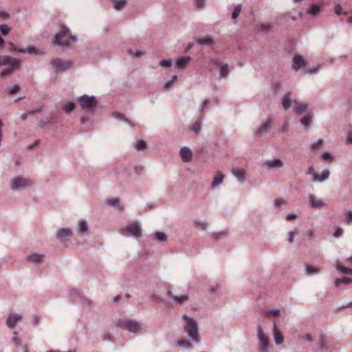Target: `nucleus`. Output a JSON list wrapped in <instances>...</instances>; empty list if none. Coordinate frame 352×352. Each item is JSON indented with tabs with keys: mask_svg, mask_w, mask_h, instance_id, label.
Segmentation results:
<instances>
[{
	"mask_svg": "<svg viewBox=\"0 0 352 352\" xmlns=\"http://www.w3.org/2000/svg\"><path fill=\"white\" fill-rule=\"evenodd\" d=\"M311 115L309 114L300 120V124L304 127H309L311 124Z\"/></svg>",
	"mask_w": 352,
	"mask_h": 352,
	"instance_id": "obj_39",
	"label": "nucleus"
},
{
	"mask_svg": "<svg viewBox=\"0 0 352 352\" xmlns=\"http://www.w3.org/2000/svg\"><path fill=\"white\" fill-rule=\"evenodd\" d=\"M241 11V5H237L234 8V10H233V12L232 13V19H236L239 16Z\"/></svg>",
	"mask_w": 352,
	"mask_h": 352,
	"instance_id": "obj_44",
	"label": "nucleus"
},
{
	"mask_svg": "<svg viewBox=\"0 0 352 352\" xmlns=\"http://www.w3.org/2000/svg\"><path fill=\"white\" fill-rule=\"evenodd\" d=\"M151 298H152L153 300H156L157 302H164V298H163L162 297H161V296H158V295H157V294H151Z\"/></svg>",
	"mask_w": 352,
	"mask_h": 352,
	"instance_id": "obj_60",
	"label": "nucleus"
},
{
	"mask_svg": "<svg viewBox=\"0 0 352 352\" xmlns=\"http://www.w3.org/2000/svg\"><path fill=\"white\" fill-rule=\"evenodd\" d=\"M263 166L267 169L274 168H281L283 166V163L280 159L270 160L264 162Z\"/></svg>",
	"mask_w": 352,
	"mask_h": 352,
	"instance_id": "obj_13",
	"label": "nucleus"
},
{
	"mask_svg": "<svg viewBox=\"0 0 352 352\" xmlns=\"http://www.w3.org/2000/svg\"><path fill=\"white\" fill-rule=\"evenodd\" d=\"M21 65V60L10 56H0V67L8 66L0 72V78H5L10 76L16 70L19 69Z\"/></svg>",
	"mask_w": 352,
	"mask_h": 352,
	"instance_id": "obj_2",
	"label": "nucleus"
},
{
	"mask_svg": "<svg viewBox=\"0 0 352 352\" xmlns=\"http://www.w3.org/2000/svg\"><path fill=\"white\" fill-rule=\"evenodd\" d=\"M112 116L118 120L126 122L127 124H129L131 126H134V124H133L127 118H126L125 116L122 113L113 112Z\"/></svg>",
	"mask_w": 352,
	"mask_h": 352,
	"instance_id": "obj_32",
	"label": "nucleus"
},
{
	"mask_svg": "<svg viewBox=\"0 0 352 352\" xmlns=\"http://www.w3.org/2000/svg\"><path fill=\"white\" fill-rule=\"evenodd\" d=\"M88 232V225L86 221L80 220L78 222V233L79 234H87Z\"/></svg>",
	"mask_w": 352,
	"mask_h": 352,
	"instance_id": "obj_28",
	"label": "nucleus"
},
{
	"mask_svg": "<svg viewBox=\"0 0 352 352\" xmlns=\"http://www.w3.org/2000/svg\"><path fill=\"white\" fill-rule=\"evenodd\" d=\"M305 60L300 55L296 54L293 58L292 67L294 70L298 71L301 67L305 65Z\"/></svg>",
	"mask_w": 352,
	"mask_h": 352,
	"instance_id": "obj_15",
	"label": "nucleus"
},
{
	"mask_svg": "<svg viewBox=\"0 0 352 352\" xmlns=\"http://www.w3.org/2000/svg\"><path fill=\"white\" fill-rule=\"evenodd\" d=\"M323 144V140L322 139H318L316 142H314L311 144V148L312 149H316L319 146L322 145Z\"/></svg>",
	"mask_w": 352,
	"mask_h": 352,
	"instance_id": "obj_57",
	"label": "nucleus"
},
{
	"mask_svg": "<svg viewBox=\"0 0 352 352\" xmlns=\"http://www.w3.org/2000/svg\"><path fill=\"white\" fill-rule=\"evenodd\" d=\"M106 204L110 206L118 208L119 212H122L124 207L121 205L118 198H111L106 201Z\"/></svg>",
	"mask_w": 352,
	"mask_h": 352,
	"instance_id": "obj_22",
	"label": "nucleus"
},
{
	"mask_svg": "<svg viewBox=\"0 0 352 352\" xmlns=\"http://www.w3.org/2000/svg\"><path fill=\"white\" fill-rule=\"evenodd\" d=\"M128 53L132 56L139 58L143 56L145 53L141 51H136L135 53L133 52L132 50H129Z\"/></svg>",
	"mask_w": 352,
	"mask_h": 352,
	"instance_id": "obj_55",
	"label": "nucleus"
},
{
	"mask_svg": "<svg viewBox=\"0 0 352 352\" xmlns=\"http://www.w3.org/2000/svg\"><path fill=\"white\" fill-rule=\"evenodd\" d=\"M216 65L220 68L219 76L221 78H226L228 76L230 68L227 63L223 64L219 61H217Z\"/></svg>",
	"mask_w": 352,
	"mask_h": 352,
	"instance_id": "obj_20",
	"label": "nucleus"
},
{
	"mask_svg": "<svg viewBox=\"0 0 352 352\" xmlns=\"http://www.w3.org/2000/svg\"><path fill=\"white\" fill-rule=\"evenodd\" d=\"M273 336L274 338L275 343L276 344L279 345L283 342V341H284L283 336L281 332L280 331V330L277 328L276 324H274V328H273Z\"/></svg>",
	"mask_w": 352,
	"mask_h": 352,
	"instance_id": "obj_19",
	"label": "nucleus"
},
{
	"mask_svg": "<svg viewBox=\"0 0 352 352\" xmlns=\"http://www.w3.org/2000/svg\"><path fill=\"white\" fill-rule=\"evenodd\" d=\"M336 269L344 274L352 275V269L344 265H337Z\"/></svg>",
	"mask_w": 352,
	"mask_h": 352,
	"instance_id": "obj_41",
	"label": "nucleus"
},
{
	"mask_svg": "<svg viewBox=\"0 0 352 352\" xmlns=\"http://www.w3.org/2000/svg\"><path fill=\"white\" fill-rule=\"evenodd\" d=\"M308 200L313 208H321L324 206V203L322 200L318 199L312 195L308 196Z\"/></svg>",
	"mask_w": 352,
	"mask_h": 352,
	"instance_id": "obj_18",
	"label": "nucleus"
},
{
	"mask_svg": "<svg viewBox=\"0 0 352 352\" xmlns=\"http://www.w3.org/2000/svg\"><path fill=\"white\" fill-rule=\"evenodd\" d=\"M196 225L199 226L202 230H206L208 228V224L206 222L196 221Z\"/></svg>",
	"mask_w": 352,
	"mask_h": 352,
	"instance_id": "obj_59",
	"label": "nucleus"
},
{
	"mask_svg": "<svg viewBox=\"0 0 352 352\" xmlns=\"http://www.w3.org/2000/svg\"><path fill=\"white\" fill-rule=\"evenodd\" d=\"M72 235V231L70 228H63L58 229L56 232V237L60 243L65 242L66 237H70Z\"/></svg>",
	"mask_w": 352,
	"mask_h": 352,
	"instance_id": "obj_10",
	"label": "nucleus"
},
{
	"mask_svg": "<svg viewBox=\"0 0 352 352\" xmlns=\"http://www.w3.org/2000/svg\"><path fill=\"white\" fill-rule=\"evenodd\" d=\"M296 234H297L296 230L290 231L289 232V236H288V239H287V241H288L289 243H293L294 239V237H295Z\"/></svg>",
	"mask_w": 352,
	"mask_h": 352,
	"instance_id": "obj_54",
	"label": "nucleus"
},
{
	"mask_svg": "<svg viewBox=\"0 0 352 352\" xmlns=\"http://www.w3.org/2000/svg\"><path fill=\"white\" fill-rule=\"evenodd\" d=\"M10 28L6 24L0 25V32L3 34L6 35L10 32Z\"/></svg>",
	"mask_w": 352,
	"mask_h": 352,
	"instance_id": "obj_50",
	"label": "nucleus"
},
{
	"mask_svg": "<svg viewBox=\"0 0 352 352\" xmlns=\"http://www.w3.org/2000/svg\"><path fill=\"white\" fill-rule=\"evenodd\" d=\"M120 232L122 235L140 238L142 236L141 226L138 221H133L131 223H129L125 228H122Z\"/></svg>",
	"mask_w": 352,
	"mask_h": 352,
	"instance_id": "obj_6",
	"label": "nucleus"
},
{
	"mask_svg": "<svg viewBox=\"0 0 352 352\" xmlns=\"http://www.w3.org/2000/svg\"><path fill=\"white\" fill-rule=\"evenodd\" d=\"M20 86L19 85H13L10 89H8V92L10 95H13L18 93L20 91Z\"/></svg>",
	"mask_w": 352,
	"mask_h": 352,
	"instance_id": "obj_48",
	"label": "nucleus"
},
{
	"mask_svg": "<svg viewBox=\"0 0 352 352\" xmlns=\"http://www.w3.org/2000/svg\"><path fill=\"white\" fill-rule=\"evenodd\" d=\"M279 312H280L279 309L274 308V309H272L267 311L265 313V315L267 316H276L278 315Z\"/></svg>",
	"mask_w": 352,
	"mask_h": 352,
	"instance_id": "obj_49",
	"label": "nucleus"
},
{
	"mask_svg": "<svg viewBox=\"0 0 352 352\" xmlns=\"http://www.w3.org/2000/svg\"><path fill=\"white\" fill-rule=\"evenodd\" d=\"M322 157L324 160H329L332 158L331 155L329 152L322 153Z\"/></svg>",
	"mask_w": 352,
	"mask_h": 352,
	"instance_id": "obj_63",
	"label": "nucleus"
},
{
	"mask_svg": "<svg viewBox=\"0 0 352 352\" xmlns=\"http://www.w3.org/2000/svg\"><path fill=\"white\" fill-rule=\"evenodd\" d=\"M174 85L173 80H168L163 85V90L168 91Z\"/></svg>",
	"mask_w": 352,
	"mask_h": 352,
	"instance_id": "obj_51",
	"label": "nucleus"
},
{
	"mask_svg": "<svg viewBox=\"0 0 352 352\" xmlns=\"http://www.w3.org/2000/svg\"><path fill=\"white\" fill-rule=\"evenodd\" d=\"M293 103L294 105V111H295L296 113L300 115L303 113H305L307 111V109H308L307 104L300 103L297 100H294Z\"/></svg>",
	"mask_w": 352,
	"mask_h": 352,
	"instance_id": "obj_16",
	"label": "nucleus"
},
{
	"mask_svg": "<svg viewBox=\"0 0 352 352\" xmlns=\"http://www.w3.org/2000/svg\"><path fill=\"white\" fill-rule=\"evenodd\" d=\"M257 337L259 340L258 347L261 352H269L270 343L261 324L257 325Z\"/></svg>",
	"mask_w": 352,
	"mask_h": 352,
	"instance_id": "obj_7",
	"label": "nucleus"
},
{
	"mask_svg": "<svg viewBox=\"0 0 352 352\" xmlns=\"http://www.w3.org/2000/svg\"><path fill=\"white\" fill-rule=\"evenodd\" d=\"M21 318V314H10L6 320V325L10 328H14Z\"/></svg>",
	"mask_w": 352,
	"mask_h": 352,
	"instance_id": "obj_14",
	"label": "nucleus"
},
{
	"mask_svg": "<svg viewBox=\"0 0 352 352\" xmlns=\"http://www.w3.org/2000/svg\"><path fill=\"white\" fill-rule=\"evenodd\" d=\"M285 204V201L282 198H278L274 200V205L276 207H280L281 205Z\"/></svg>",
	"mask_w": 352,
	"mask_h": 352,
	"instance_id": "obj_58",
	"label": "nucleus"
},
{
	"mask_svg": "<svg viewBox=\"0 0 352 352\" xmlns=\"http://www.w3.org/2000/svg\"><path fill=\"white\" fill-rule=\"evenodd\" d=\"M201 124L199 122H195L191 127V131L196 134H199L201 131Z\"/></svg>",
	"mask_w": 352,
	"mask_h": 352,
	"instance_id": "obj_43",
	"label": "nucleus"
},
{
	"mask_svg": "<svg viewBox=\"0 0 352 352\" xmlns=\"http://www.w3.org/2000/svg\"><path fill=\"white\" fill-rule=\"evenodd\" d=\"M32 179L23 175L14 176L10 182L9 186L13 191H21L33 186Z\"/></svg>",
	"mask_w": 352,
	"mask_h": 352,
	"instance_id": "obj_4",
	"label": "nucleus"
},
{
	"mask_svg": "<svg viewBox=\"0 0 352 352\" xmlns=\"http://www.w3.org/2000/svg\"><path fill=\"white\" fill-rule=\"evenodd\" d=\"M272 122V119L269 118L266 122H262L261 124L257 127L256 130V135L261 137L266 133L270 129Z\"/></svg>",
	"mask_w": 352,
	"mask_h": 352,
	"instance_id": "obj_11",
	"label": "nucleus"
},
{
	"mask_svg": "<svg viewBox=\"0 0 352 352\" xmlns=\"http://www.w3.org/2000/svg\"><path fill=\"white\" fill-rule=\"evenodd\" d=\"M50 65L56 72H65L70 69L73 63L72 61H65L60 58H53L50 61Z\"/></svg>",
	"mask_w": 352,
	"mask_h": 352,
	"instance_id": "obj_8",
	"label": "nucleus"
},
{
	"mask_svg": "<svg viewBox=\"0 0 352 352\" xmlns=\"http://www.w3.org/2000/svg\"><path fill=\"white\" fill-rule=\"evenodd\" d=\"M177 344L181 348H185L188 349H192V344L188 340L185 339H181L178 341Z\"/></svg>",
	"mask_w": 352,
	"mask_h": 352,
	"instance_id": "obj_40",
	"label": "nucleus"
},
{
	"mask_svg": "<svg viewBox=\"0 0 352 352\" xmlns=\"http://www.w3.org/2000/svg\"><path fill=\"white\" fill-rule=\"evenodd\" d=\"M197 43L201 45H211L213 44V40L210 37L199 38Z\"/></svg>",
	"mask_w": 352,
	"mask_h": 352,
	"instance_id": "obj_38",
	"label": "nucleus"
},
{
	"mask_svg": "<svg viewBox=\"0 0 352 352\" xmlns=\"http://www.w3.org/2000/svg\"><path fill=\"white\" fill-rule=\"evenodd\" d=\"M182 318L185 322L183 327L184 331L187 334L189 339L194 343H199L201 338L199 333L198 324L196 320L187 314H183Z\"/></svg>",
	"mask_w": 352,
	"mask_h": 352,
	"instance_id": "obj_1",
	"label": "nucleus"
},
{
	"mask_svg": "<svg viewBox=\"0 0 352 352\" xmlns=\"http://www.w3.org/2000/svg\"><path fill=\"white\" fill-rule=\"evenodd\" d=\"M155 239L159 242H164L167 240V235L163 232L157 231L155 233Z\"/></svg>",
	"mask_w": 352,
	"mask_h": 352,
	"instance_id": "obj_37",
	"label": "nucleus"
},
{
	"mask_svg": "<svg viewBox=\"0 0 352 352\" xmlns=\"http://www.w3.org/2000/svg\"><path fill=\"white\" fill-rule=\"evenodd\" d=\"M167 295L171 297L174 300L180 303H182L188 299V296L187 295H181L180 296H174L172 294L170 290L167 291Z\"/></svg>",
	"mask_w": 352,
	"mask_h": 352,
	"instance_id": "obj_30",
	"label": "nucleus"
},
{
	"mask_svg": "<svg viewBox=\"0 0 352 352\" xmlns=\"http://www.w3.org/2000/svg\"><path fill=\"white\" fill-rule=\"evenodd\" d=\"M346 144H352V132H349L346 135Z\"/></svg>",
	"mask_w": 352,
	"mask_h": 352,
	"instance_id": "obj_64",
	"label": "nucleus"
},
{
	"mask_svg": "<svg viewBox=\"0 0 352 352\" xmlns=\"http://www.w3.org/2000/svg\"><path fill=\"white\" fill-rule=\"evenodd\" d=\"M146 147V142L143 140L138 141L137 144L135 146V148L138 151L142 150Z\"/></svg>",
	"mask_w": 352,
	"mask_h": 352,
	"instance_id": "obj_46",
	"label": "nucleus"
},
{
	"mask_svg": "<svg viewBox=\"0 0 352 352\" xmlns=\"http://www.w3.org/2000/svg\"><path fill=\"white\" fill-rule=\"evenodd\" d=\"M291 93H286L282 100V105L285 110H287L292 105Z\"/></svg>",
	"mask_w": 352,
	"mask_h": 352,
	"instance_id": "obj_25",
	"label": "nucleus"
},
{
	"mask_svg": "<svg viewBox=\"0 0 352 352\" xmlns=\"http://www.w3.org/2000/svg\"><path fill=\"white\" fill-rule=\"evenodd\" d=\"M321 11V8L318 4H313L309 9L307 10V14L311 16H318Z\"/></svg>",
	"mask_w": 352,
	"mask_h": 352,
	"instance_id": "obj_26",
	"label": "nucleus"
},
{
	"mask_svg": "<svg viewBox=\"0 0 352 352\" xmlns=\"http://www.w3.org/2000/svg\"><path fill=\"white\" fill-rule=\"evenodd\" d=\"M330 176V171L329 170H324L320 175H315L312 179V182H323L329 179Z\"/></svg>",
	"mask_w": 352,
	"mask_h": 352,
	"instance_id": "obj_17",
	"label": "nucleus"
},
{
	"mask_svg": "<svg viewBox=\"0 0 352 352\" xmlns=\"http://www.w3.org/2000/svg\"><path fill=\"white\" fill-rule=\"evenodd\" d=\"M272 28V25L270 23H261L260 25V30L263 32H269Z\"/></svg>",
	"mask_w": 352,
	"mask_h": 352,
	"instance_id": "obj_52",
	"label": "nucleus"
},
{
	"mask_svg": "<svg viewBox=\"0 0 352 352\" xmlns=\"http://www.w3.org/2000/svg\"><path fill=\"white\" fill-rule=\"evenodd\" d=\"M40 322V316L37 315H34L32 317V323L33 325L36 326L38 325Z\"/></svg>",
	"mask_w": 352,
	"mask_h": 352,
	"instance_id": "obj_61",
	"label": "nucleus"
},
{
	"mask_svg": "<svg viewBox=\"0 0 352 352\" xmlns=\"http://www.w3.org/2000/svg\"><path fill=\"white\" fill-rule=\"evenodd\" d=\"M12 52H17L20 53H28V54H43V52H41L40 50L36 49L34 47H28L25 49H13Z\"/></svg>",
	"mask_w": 352,
	"mask_h": 352,
	"instance_id": "obj_23",
	"label": "nucleus"
},
{
	"mask_svg": "<svg viewBox=\"0 0 352 352\" xmlns=\"http://www.w3.org/2000/svg\"><path fill=\"white\" fill-rule=\"evenodd\" d=\"M223 179V175L220 171H218L213 178L212 188H214L219 187V185L222 184Z\"/></svg>",
	"mask_w": 352,
	"mask_h": 352,
	"instance_id": "obj_24",
	"label": "nucleus"
},
{
	"mask_svg": "<svg viewBox=\"0 0 352 352\" xmlns=\"http://www.w3.org/2000/svg\"><path fill=\"white\" fill-rule=\"evenodd\" d=\"M118 325L132 333H136L140 330V325L134 320H119Z\"/></svg>",
	"mask_w": 352,
	"mask_h": 352,
	"instance_id": "obj_9",
	"label": "nucleus"
},
{
	"mask_svg": "<svg viewBox=\"0 0 352 352\" xmlns=\"http://www.w3.org/2000/svg\"><path fill=\"white\" fill-rule=\"evenodd\" d=\"M228 235V232L226 230L218 232H213L211 234V237L214 239L219 240Z\"/></svg>",
	"mask_w": 352,
	"mask_h": 352,
	"instance_id": "obj_33",
	"label": "nucleus"
},
{
	"mask_svg": "<svg viewBox=\"0 0 352 352\" xmlns=\"http://www.w3.org/2000/svg\"><path fill=\"white\" fill-rule=\"evenodd\" d=\"M334 10H335V13L337 15H340L341 14H342V9L340 4L336 5Z\"/></svg>",
	"mask_w": 352,
	"mask_h": 352,
	"instance_id": "obj_62",
	"label": "nucleus"
},
{
	"mask_svg": "<svg viewBox=\"0 0 352 352\" xmlns=\"http://www.w3.org/2000/svg\"><path fill=\"white\" fill-rule=\"evenodd\" d=\"M12 342L16 346L21 345V339L19 338L16 331H14L12 333Z\"/></svg>",
	"mask_w": 352,
	"mask_h": 352,
	"instance_id": "obj_45",
	"label": "nucleus"
},
{
	"mask_svg": "<svg viewBox=\"0 0 352 352\" xmlns=\"http://www.w3.org/2000/svg\"><path fill=\"white\" fill-rule=\"evenodd\" d=\"M172 60L168 59V60H162L160 61L159 65L162 67H170L172 66Z\"/></svg>",
	"mask_w": 352,
	"mask_h": 352,
	"instance_id": "obj_47",
	"label": "nucleus"
},
{
	"mask_svg": "<svg viewBox=\"0 0 352 352\" xmlns=\"http://www.w3.org/2000/svg\"><path fill=\"white\" fill-rule=\"evenodd\" d=\"M352 282V279L349 277H342L341 278H336L335 280V285L339 287L341 284L348 285Z\"/></svg>",
	"mask_w": 352,
	"mask_h": 352,
	"instance_id": "obj_35",
	"label": "nucleus"
},
{
	"mask_svg": "<svg viewBox=\"0 0 352 352\" xmlns=\"http://www.w3.org/2000/svg\"><path fill=\"white\" fill-rule=\"evenodd\" d=\"M232 173L241 182L245 180V170L241 168H232Z\"/></svg>",
	"mask_w": 352,
	"mask_h": 352,
	"instance_id": "obj_21",
	"label": "nucleus"
},
{
	"mask_svg": "<svg viewBox=\"0 0 352 352\" xmlns=\"http://www.w3.org/2000/svg\"><path fill=\"white\" fill-rule=\"evenodd\" d=\"M209 102H210V100L208 99H207V100H204V102L202 103L201 107L200 109V111H201L200 118L204 115V110L207 107Z\"/></svg>",
	"mask_w": 352,
	"mask_h": 352,
	"instance_id": "obj_56",
	"label": "nucleus"
},
{
	"mask_svg": "<svg viewBox=\"0 0 352 352\" xmlns=\"http://www.w3.org/2000/svg\"><path fill=\"white\" fill-rule=\"evenodd\" d=\"M75 108V105L73 102H66L63 106V109L67 113H71Z\"/></svg>",
	"mask_w": 352,
	"mask_h": 352,
	"instance_id": "obj_42",
	"label": "nucleus"
},
{
	"mask_svg": "<svg viewBox=\"0 0 352 352\" xmlns=\"http://www.w3.org/2000/svg\"><path fill=\"white\" fill-rule=\"evenodd\" d=\"M70 41L75 43L77 41V38L69 33L67 27L63 25L61 30L55 34L53 42L57 45L68 47Z\"/></svg>",
	"mask_w": 352,
	"mask_h": 352,
	"instance_id": "obj_3",
	"label": "nucleus"
},
{
	"mask_svg": "<svg viewBox=\"0 0 352 352\" xmlns=\"http://www.w3.org/2000/svg\"><path fill=\"white\" fill-rule=\"evenodd\" d=\"M44 254H40L38 253H32L28 256V259L34 263H39L44 258Z\"/></svg>",
	"mask_w": 352,
	"mask_h": 352,
	"instance_id": "obj_29",
	"label": "nucleus"
},
{
	"mask_svg": "<svg viewBox=\"0 0 352 352\" xmlns=\"http://www.w3.org/2000/svg\"><path fill=\"white\" fill-rule=\"evenodd\" d=\"M317 350L327 349V346L325 343V336L321 334L319 337V340L317 344Z\"/></svg>",
	"mask_w": 352,
	"mask_h": 352,
	"instance_id": "obj_34",
	"label": "nucleus"
},
{
	"mask_svg": "<svg viewBox=\"0 0 352 352\" xmlns=\"http://www.w3.org/2000/svg\"><path fill=\"white\" fill-rule=\"evenodd\" d=\"M126 4V0H113V8L116 10H121Z\"/></svg>",
	"mask_w": 352,
	"mask_h": 352,
	"instance_id": "obj_36",
	"label": "nucleus"
},
{
	"mask_svg": "<svg viewBox=\"0 0 352 352\" xmlns=\"http://www.w3.org/2000/svg\"><path fill=\"white\" fill-rule=\"evenodd\" d=\"M320 65H318L317 67L306 68V71L309 74H316L320 70Z\"/></svg>",
	"mask_w": 352,
	"mask_h": 352,
	"instance_id": "obj_53",
	"label": "nucleus"
},
{
	"mask_svg": "<svg viewBox=\"0 0 352 352\" xmlns=\"http://www.w3.org/2000/svg\"><path fill=\"white\" fill-rule=\"evenodd\" d=\"M179 155L183 162H189L192 160V153L191 149L188 146H183L179 151Z\"/></svg>",
	"mask_w": 352,
	"mask_h": 352,
	"instance_id": "obj_12",
	"label": "nucleus"
},
{
	"mask_svg": "<svg viewBox=\"0 0 352 352\" xmlns=\"http://www.w3.org/2000/svg\"><path fill=\"white\" fill-rule=\"evenodd\" d=\"M190 60V57L189 56L181 57L178 58L177 60L176 61V66L179 69L184 68L188 65Z\"/></svg>",
	"mask_w": 352,
	"mask_h": 352,
	"instance_id": "obj_27",
	"label": "nucleus"
},
{
	"mask_svg": "<svg viewBox=\"0 0 352 352\" xmlns=\"http://www.w3.org/2000/svg\"><path fill=\"white\" fill-rule=\"evenodd\" d=\"M306 274L309 276L313 275V274H318L320 273V270L315 266L307 265L306 266Z\"/></svg>",
	"mask_w": 352,
	"mask_h": 352,
	"instance_id": "obj_31",
	"label": "nucleus"
},
{
	"mask_svg": "<svg viewBox=\"0 0 352 352\" xmlns=\"http://www.w3.org/2000/svg\"><path fill=\"white\" fill-rule=\"evenodd\" d=\"M79 104L82 109L87 112L94 113L97 107V102L94 96H89L84 94L78 98Z\"/></svg>",
	"mask_w": 352,
	"mask_h": 352,
	"instance_id": "obj_5",
	"label": "nucleus"
}]
</instances>
